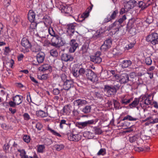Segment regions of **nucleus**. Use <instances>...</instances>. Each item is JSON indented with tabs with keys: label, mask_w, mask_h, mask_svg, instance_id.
<instances>
[{
	"label": "nucleus",
	"mask_w": 158,
	"mask_h": 158,
	"mask_svg": "<svg viewBox=\"0 0 158 158\" xmlns=\"http://www.w3.org/2000/svg\"><path fill=\"white\" fill-rule=\"evenodd\" d=\"M100 35V31H97L96 32V33L93 36V37L94 38H97Z\"/></svg>",
	"instance_id": "774afa93"
},
{
	"label": "nucleus",
	"mask_w": 158,
	"mask_h": 158,
	"mask_svg": "<svg viewBox=\"0 0 158 158\" xmlns=\"http://www.w3.org/2000/svg\"><path fill=\"white\" fill-rule=\"evenodd\" d=\"M23 117L25 120H28L30 118L29 115L27 113H25L23 115Z\"/></svg>",
	"instance_id": "13d9d810"
},
{
	"label": "nucleus",
	"mask_w": 158,
	"mask_h": 158,
	"mask_svg": "<svg viewBox=\"0 0 158 158\" xmlns=\"http://www.w3.org/2000/svg\"><path fill=\"white\" fill-rule=\"evenodd\" d=\"M129 81L128 74L126 73L122 74L120 77L119 82L120 84H125Z\"/></svg>",
	"instance_id": "4468645a"
},
{
	"label": "nucleus",
	"mask_w": 158,
	"mask_h": 158,
	"mask_svg": "<svg viewBox=\"0 0 158 158\" xmlns=\"http://www.w3.org/2000/svg\"><path fill=\"white\" fill-rule=\"evenodd\" d=\"M12 100L15 101L17 105H18L22 103L23 97L20 95H17L13 97Z\"/></svg>",
	"instance_id": "f3484780"
},
{
	"label": "nucleus",
	"mask_w": 158,
	"mask_h": 158,
	"mask_svg": "<svg viewBox=\"0 0 158 158\" xmlns=\"http://www.w3.org/2000/svg\"><path fill=\"white\" fill-rule=\"evenodd\" d=\"M54 148L57 151H60L63 149L64 148V146L63 144L55 145L54 146Z\"/></svg>",
	"instance_id": "ea45409f"
},
{
	"label": "nucleus",
	"mask_w": 158,
	"mask_h": 158,
	"mask_svg": "<svg viewBox=\"0 0 158 158\" xmlns=\"http://www.w3.org/2000/svg\"><path fill=\"white\" fill-rule=\"evenodd\" d=\"M128 31L132 35H133L135 34L136 30L134 28L131 27L129 30Z\"/></svg>",
	"instance_id": "603ef678"
},
{
	"label": "nucleus",
	"mask_w": 158,
	"mask_h": 158,
	"mask_svg": "<svg viewBox=\"0 0 158 158\" xmlns=\"http://www.w3.org/2000/svg\"><path fill=\"white\" fill-rule=\"evenodd\" d=\"M50 53L51 56L53 57H57L58 55V52L55 49H52L50 50Z\"/></svg>",
	"instance_id": "4c0bfd02"
},
{
	"label": "nucleus",
	"mask_w": 158,
	"mask_h": 158,
	"mask_svg": "<svg viewBox=\"0 0 158 158\" xmlns=\"http://www.w3.org/2000/svg\"><path fill=\"white\" fill-rule=\"evenodd\" d=\"M30 48L32 52H38L40 50V46L36 44L31 45Z\"/></svg>",
	"instance_id": "4be33fe9"
},
{
	"label": "nucleus",
	"mask_w": 158,
	"mask_h": 158,
	"mask_svg": "<svg viewBox=\"0 0 158 158\" xmlns=\"http://www.w3.org/2000/svg\"><path fill=\"white\" fill-rule=\"evenodd\" d=\"M104 90L109 96L114 95L116 93L112 85H105L104 86Z\"/></svg>",
	"instance_id": "9d476101"
},
{
	"label": "nucleus",
	"mask_w": 158,
	"mask_h": 158,
	"mask_svg": "<svg viewBox=\"0 0 158 158\" xmlns=\"http://www.w3.org/2000/svg\"><path fill=\"white\" fill-rule=\"evenodd\" d=\"M50 66L48 64H44L39 68V70L41 71H44L49 69Z\"/></svg>",
	"instance_id": "c756f323"
},
{
	"label": "nucleus",
	"mask_w": 158,
	"mask_h": 158,
	"mask_svg": "<svg viewBox=\"0 0 158 158\" xmlns=\"http://www.w3.org/2000/svg\"><path fill=\"white\" fill-rule=\"evenodd\" d=\"M61 60L65 62L72 61L74 59V57L69 53H63L61 56Z\"/></svg>",
	"instance_id": "f8f14e48"
},
{
	"label": "nucleus",
	"mask_w": 158,
	"mask_h": 158,
	"mask_svg": "<svg viewBox=\"0 0 158 158\" xmlns=\"http://www.w3.org/2000/svg\"><path fill=\"white\" fill-rule=\"evenodd\" d=\"M101 52L99 51L96 52L94 56H92L90 57L91 60L96 64H99L102 61V59L100 56Z\"/></svg>",
	"instance_id": "0eeeda50"
},
{
	"label": "nucleus",
	"mask_w": 158,
	"mask_h": 158,
	"mask_svg": "<svg viewBox=\"0 0 158 158\" xmlns=\"http://www.w3.org/2000/svg\"><path fill=\"white\" fill-rule=\"evenodd\" d=\"M115 23L114 22L112 24L110 25L107 28V30H108V31H110L111 30L113 27H114L115 26H116Z\"/></svg>",
	"instance_id": "0e129e2a"
},
{
	"label": "nucleus",
	"mask_w": 158,
	"mask_h": 158,
	"mask_svg": "<svg viewBox=\"0 0 158 158\" xmlns=\"http://www.w3.org/2000/svg\"><path fill=\"white\" fill-rule=\"evenodd\" d=\"M85 75L88 79L92 82H95L97 79V75L90 69H86Z\"/></svg>",
	"instance_id": "39448f33"
},
{
	"label": "nucleus",
	"mask_w": 158,
	"mask_h": 158,
	"mask_svg": "<svg viewBox=\"0 0 158 158\" xmlns=\"http://www.w3.org/2000/svg\"><path fill=\"white\" fill-rule=\"evenodd\" d=\"M10 0H6L4 1V4L6 7H7L10 4Z\"/></svg>",
	"instance_id": "bf43d9fd"
},
{
	"label": "nucleus",
	"mask_w": 158,
	"mask_h": 158,
	"mask_svg": "<svg viewBox=\"0 0 158 158\" xmlns=\"http://www.w3.org/2000/svg\"><path fill=\"white\" fill-rule=\"evenodd\" d=\"M69 44L70 47L69 49V51L70 53L74 52L78 47L79 44L77 43V41L73 39L70 40Z\"/></svg>",
	"instance_id": "9b49d317"
},
{
	"label": "nucleus",
	"mask_w": 158,
	"mask_h": 158,
	"mask_svg": "<svg viewBox=\"0 0 158 158\" xmlns=\"http://www.w3.org/2000/svg\"><path fill=\"white\" fill-rule=\"evenodd\" d=\"M36 114L38 117L42 118L45 117L46 115L45 113L41 110L36 111Z\"/></svg>",
	"instance_id": "473e14b6"
},
{
	"label": "nucleus",
	"mask_w": 158,
	"mask_h": 158,
	"mask_svg": "<svg viewBox=\"0 0 158 158\" xmlns=\"http://www.w3.org/2000/svg\"><path fill=\"white\" fill-rule=\"evenodd\" d=\"M121 86V84L118 83V84H115V83H114V85H112V87H113L114 90L116 93L117 90H118L120 88Z\"/></svg>",
	"instance_id": "c03bdc74"
},
{
	"label": "nucleus",
	"mask_w": 158,
	"mask_h": 158,
	"mask_svg": "<svg viewBox=\"0 0 158 158\" xmlns=\"http://www.w3.org/2000/svg\"><path fill=\"white\" fill-rule=\"evenodd\" d=\"M139 101V98H135L133 102L129 104V107L131 108L135 107L138 104Z\"/></svg>",
	"instance_id": "393cba45"
},
{
	"label": "nucleus",
	"mask_w": 158,
	"mask_h": 158,
	"mask_svg": "<svg viewBox=\"0 0 158 158\" xmlns=\"http://www.w3.org/2000/svg\"><path fill=\"white\" fill-rule=\"evenodd\" d=\"M9 104L10 106L12 107H15L17 105L16 104L15 102L14 101H10L9 102Z\"/></svg>",
	"instance_id": "864d4df0"
},
{
	"label": "nucleus",
	"mask_w": 158,
	"mask_h": 158,
	"mask_svg": "<svg viewBox=\"0 0 158 158\" xmlns=\"http://www.w3.org/2000/svg\"><path fill=\"white\" fill-rule=\"evenodd\" d=\"M136 2L135 0H131L127 2L125 5V8L130 10L133 8L136 5Z\"/></svg>",
	"instance_id": "dca6fc26"
},
{
	"label": "nucleus",
	"mask_w": 158,
	"mask_h": 158,
	"mask_svg": "<svg viewBox=\"0 0 158 158\" xmlns=\"http://www.w3.org/2000/svg\"><path fill=\"white\" fill-rule=\"evenodd\" d=\"M67 135L69 140L75 142H77L80 140L81 136L78 134H74L71 132H69Z\"/></svg>",
	"instance_id": "1a4fd4ad"
},
{
	"label": "nucleus",
	"mask_w": 158,
	"mask_h": 158,
	"mask_svg": "<svg viewBox=\"0 0 158 158\" xmlns=\"http://www.w3.org/2000/svg\"><path fill=\"white\" fill-rule=\"evenodd\" d=\"M35 12L32 10H30L28 14V19L30 22L36 21L35 18Z\"/></svg>",
	"instance_id": "6ab92c4d"
},
{
	"label": "nucleus",
	"mask_w": 158,
	"mask_h": 158,
	"mask_svg": "<svg viewBox=\"0 0 158 158\" xmlns=\"http://www.w3.org/2000/svg\"><path fill=\"white\" fill-rule=\"evenodd\" d=\"M94 121L93 120H88L84 122L78 123L79 126H81L83 127L87 126L88 125L92 124L94 123Z\"/></svg>",
	"instance_id": "5701e85b"
},
{
	"label": "nucleus",
	"mask_w": 158,
	"mask_h": 158,
	"mask_svg": "<svg viewBox=\"0 0 158 158\" xmlns=\"http://www.w3.org/2000/svg\"><path fill=\"white\" fill-rule=\"evenodd\" d=\"M77 25L76 24L73 23L68 24L67 26V32L70 37L73 36L75 32V28L77 27Z\"/></svg>",
	"instance_id": "6e6552de"
},
{
	"label": "nucleus",
	"mask_w": 158,
	"mask_h": 158,
	"mask_svg": "<svg viewBox=\"0 0 158 158\" xmlns=\"http://www.w3.org/2000/svg\"><path fill=\"white\" fill-rule=\"evenodd\" d=\"M89 47V44L88 43H86L83 45L81 48L83 53L87 52Z\"/></svg>",
	"instance_id": "2f4dec72"
},
{
	"label": "nucleus",
	"mask_w": 158,
	"mask_h": 158,
	"mask_svg": "<svg viewBox=\"0 0 158 158\" xmlns=\"http://www.w3.org/2000/svg\"><path fill=\"white\" fill-rule=\"evenodd\" d=\"M127 18L125 15H124L123 17L119 19L118 20H116L114 23H115V24L117 26L116 28V31H119V28L122 27V25L121 24L123 23L126 19Z\"/></svg>",
	"instance_id": "ddd939ff"
},
{
	"label": "nucleus",
	"mask_w": 158,
	"mask_h": 158,
	"mask_svg": "<svg viewBox=\"0 0 158 158\" xmlns=\"http://www.w3.org/2000/svg\"><path fill=\"white\" fill-rule=\"evenodd\" d=\"M48 32L49 34L53 37H55L56 36V35H58L56 34L54 31L53 30V28L52 27L49 29Z\"/></svg>",
	"instance_id": "a18cd8bd"
},
{
	"label": "nucleus",
	"mask_w": 158,
	"mask_h": 158,
	"mask_svg": "<svg viewBox=\"0 0 158 158\" xmlns=\"http://www.w3.org/2000/svg\"><path fill=\"white\" fill-rule=\"evenodd\" d=\"M151 101L148 98H146L144 101V103L146 105H148L151 104Z\"/></svg>",
	"instance_id": "052dcab7"
},
{
	"label": "nucleus",
	"mask_w": 158,
	"mask_h": 158,
	"mask_svg": "<svg viewBox=\"0 0 158 158\" xmlns=\"http://www.w3.org/2000/svg\"><path fill=\"white\" fill-rule=\"evenodd\" d=\"M135 43H131L127 45L125 47V49L127 50H129L132 48L135 45Z\"/></svg>",
	"instance_id": "8fccbe9b"
},
{
	"label": "nucleus",
	"mask_w": 158,
	"mask_h": 158,
	"mask_svg": "<svg viewBox=\"0 0 158 158\" xmlns=\"http://www.w3.org/2000/svg\"><path fill=\"white\" fill-rule=\"evenodd\" d=\"M95 133L96 134L99 135L102 134V131L100 128H96L95 130Z\"/></svg>",
	"instance_id": "6e6d98bb"
},
{
	"label": "nucleus",
	"mask_w": 158,
	"mask_h": 158,
	"mask_svg": "<svg viewBox=\"0 0 158 158\" xmlns=\"http://www.w3.org/2000/svg\"><path fill=\"white\" fill-rule=\"evenodd\" d=\"M37 21H35L34 22H31V23L29 27V30H34L36 28L37 24ZM32 31L30 30V31Z\"/></svg>",
	"instance_id": "7c9ffc66"
},
{
	"label": "nucleus",
	"mask_w": 158,
	"mask_h": 158,
	"mask_svg": "<svg viewBox=\"0 0 158 158\" xmlns=\"http://www.w3.org/2000/svg\"><path fill=\"white\" fill-rule=\"evenodd\" d=\"M44 146L43 145H40L38 148V152H43L44 149Z\"/></svg>",
	"instance_id": "4d7b16f0"
},
{
	"label": "nucleus",
	"mask_w": 158,
	"mask_h": 158,
	"mask_svg": "<svg viewBox=\"0 0 158 158\" xmlns=\"http://www.w3.org/2000/svg\"><path fill=\"white\" fill-rule=\"evenodd\" d=\"M21 44L22 46L26 49L30 48L31 45L28 40L25 38L22 39Z\"/></svg>",
	"instance_id": "aec40b11"
},
{
	"label": "nucleus",
	"mask_w": 158,
	"mask_h": 158,
	"mask_svg": "<svg viewBox=\"0 0 158 158\" xmlns=\"http://www.w3.org/2000/svg\"><path fill=\"white\" fill-rule=\"evenodd\" d=\"M66 121L64 119H62L60 121V127L61 128H63V127L62 124H66Z\"/></svg>",
	"instance_id": "e2e57ef3"
},
{
	"label": "nucleus",
	"mask_w": 158,
	"mask_h": 158,
	"mask_svg": "<svg viewBox=\"0 0 158 158\" xmlns=\"http://www.w3.org/2000/svg\"><path fill=\"white\" fill-rule=\"evenodd\" d=\"M88 103V102L85 100L81 99H78L74 101V110L73 111H76L77 109L81 106L85 105Z\"/></svg>",
	"instance_id": "20e7f679"
},
{
	"label": "nucleus",
	"mask_w": 158,
	"mask_h": 158,
	"mask_svg": "<svg viewBox=\"0 0 158 158\" xmlns=\"http://www.w3.org/2000/svg\"><path fill=\"white\" fill-rule=\"evenodd\" d=\"M138 119V118H134L131 115H128L125 117L123 119L121 120V121H123L126 120H128L131 121H135Z\"/></svg>",
	"instance_id": "c85d7f7f"
},
{
	"label": "nucleus",
	"mask_w": 158,
	"mask_h": 158,
	"mask_svg": "<svg viewBox=\"0 0 158 158\" xmlns=\"http://www.w3.org/2000/svg\"><path fill=\"white\" fill-rule=\"evenodd\" d=\"M153 21V17L151 16H149L148 17L145 21L146 23H148V24H151L152 23Z\"/></svg>",
	"instance_id": "de8ad7c7"
},
{
	"label": "nucleus",
	"mask_w": 158,
	"mask_h": 158,
	"mask_svg": "<svg viewBox=\"0 0 158 158\" xmlns=\"http://www.w3.org/2000/svg\"><path fill=\"white\" fill-rule=\"evenodd\" d=\"M106 154V150L105 148L101 149L97 154V155H104Z\"/></svg>",
	"instance_id": "37998d69"
},
{
	"label": "nucleus",
	"mask_w": 158,
	"mask_h": 158,
	"mask_svg": "<svg viewBox=\"0 0 158 158\" xmlns=\"http://www.w3.org/2000/svg\"><path fill=\"white\" fill-rule=\"evenodd\" d=\"M70 108L68 105L64 106L62 109L63 112L65 114H67L68 113H70Z\"/></svg>",
	"instance_id": "f704fd0d"
},
{
	"label": "nucleus",
	"mask_w": 158,
	"mask_h": 158,
	"mask_svg": "<svg viewBox=\"0 0 158 158\" xmlns=\"http://www.w3.org/2000/svg\"><path fill=\"white\" fill-rule=\"evenodd\" d=\"M43 19L44 23L46 26L50 25L52 23L51 19L48 15H45L44 16Z\"/></svg>",
	"instance_id": "412c9836"
},
{
	"label": "nucleus",
	"mask_w": 158,
	"mask_h": 158,
	"mask_svg": "<svg viewBox=\"0 0 158 158\" xmlns=\"http://www.w3.org/2000/svg\"><path fill=\"white\" fill-rule=\"evenodd\" d=\"M138 6L139 8H141V9L142 10L145 9L148 7V6L146 5V4L145 3L141 1L139 2Z\"/></svg>",
	"instance_id": "72a5a7b5"
},
{
	"label": "nucleus",
	"mask_w": 158,
	"mask_h": 158,
	"mask_svg": "<svg viewBox=\"0 0 158 158\" xmlns=\"http://www.w3.org/2000/svg\"><path fill=\"white\" fill-rule=\"evenodd\" d=\"M47 129L48 130L50 131L53 135L60 137L61 136V135L60 134L56 132V131L52 129L49 127H48Z\"/></svg>",
	"instance_id": "e433bc0d"
},
{
	"label": "nucleus",
	"mask_w": 158,
	"mask_h": 158,
	"mask_svg": "<svg viewBox=\"0 0 158 158\" xmlns=\"http://www.w3.org/2000/svg\"><path fill=\"white\" fill-rule=\"evenodd\" d=\"M135 150L136 151H138V152H142L143 151H144L145 150L142 148V147H136L135 148Z\"/></svg>",
	"instance_id": "338daca9"
},
{
	"label": "nucleus",
	"mask_w": 158,
	"mask_h": 158,
	"mask_svg": "<svg viewBox=\"0 0 158 158\" xmlns=\"http://www.w3.org/2000/svg\"><path fill=\"white\" fill-rule=\"evenodd\" d=\"M43 127V125L39 123H38L36 124V127L39 130H40Z\"/></svg>",
	"instance_id": "69168bd1"
},
{
	"label": "nucleus",
	"mask_w": 158,
	"mask_h": 158,
	"mask_svg": "<svg viewBox=\"0 0 158 158\" xmlns=\"http://www.w3.org/2000/svg\"><path fill=\"white\" fill-rule=\"evenodd\" d=\"M108 45L109 47H111V45L112 44V41L111 39H108L106 40L104 42V43Z\"/></svg>",
	"instance_id": "3c124183"
},
{
	"label": "nucleus",
	"mask_w": 158,
	"mask_h": 158,
	"mask_svg": "<svg viewBox=\"0 0 158 158\" xmlns=\"http://www.w3.org/2000/svg\"><path fill=\"white\" fill-rule=\"evenodd\" d=\"M90 12V11H89L87 9L81 15L80 17V18H81L82 19L81 20V21H82L83 20H84L85 18L89 16V13Z\"/></svg>",
	"instance_id": "bb28decb"
},
{
	"label": "nucleus",
	"mask_w": 158,
	"mask_h": 158,
	"mask_svg": "<svg viewBox=\"0 0 158 158\" xmlns=\"http://www.w3.org/2000/svg\"><path fill=\"white\" fill-rule=\"evenodd\" d=\"M113 102L114 107L118 108L119 105L118 102L117 101L115 100H113Z\"/></svg>",
	"instance_id": "680f3d73"
},
{
	"label": "nucleus",
	"mask_w": 158,
	"mask_h": 158,
	"mask_svg": "<svg viewBox=\"0 0 158 158\" xmlns=\"http://www.w3.org/2000/svg\"><path fill=\"white\" fill-rule=\"evenodd\" d=\"M79 71L80 75L84 76L85 74H86V69L85 70L82 68H79Z\"/></svg>",
	"instance_id": "79ce46f5"
},
{
	"label": "nucleus",
	"mask_w": 158,
	"mask_h": 158,
	"mask_svg": "<svg viewBox=\"0 0 158 158\" xmlns=\"http://www.w3.org/2000/svg\"><path fill=\"white\" fill-rule=\"evenodd\" d=\"M146 40L148 42H150L153 45L158 44V34L154 33L149 35L146 38Z\"/></svg>",
	"instance_id": "7ed1b4c3"
},
{
	"label": "nucleus",
	"mask_w": 158,
	"mask_h": 158,
	"mask_svg": "<svg viewBox=\"0 0 158 158\" xmlns=\"http://www.w3.org/2000/svg\"><path fill=\"white\" fill-rule=\"evenodd\" d=\"M131 98L130 99H127L126 98H124L121 99V102L122 104H124V105H127L128 103H129L131 101Z\"/></svg>",
	"instance_id": "a19ab883"
},
{
	"label": "nucleus",
	"mask_w": 158,
	"mask_h": 158,
	"mask_svg": "<svg viewBox=\"0 0 158 158\" xmlns=\"http://www.w3.org/2000/svg\"><path fill=\"white\" fill-rule=\"evenodd\" d=\"M72 72L73 75L76 77H77L80 75L78 68L74 67L72 70Z\"/></svg>",
	"instance_id": "cd10ccee"
},
{
	"label": "nucleus",
	"mask_w": 158,
	"mask_h": 158,
	"mask_svg": "<svg viewBox=\"0 0 158 158\" xmlns=\"http://www.w3.org/2000/svg\"><path fill=\"white\" fill-rule=\"evenodd\" d=\"M91 106L89 105L85 106L82 109V111L85 114H88L91 112Z\"/></svg>",
	"instance_id": "b1692460"
},
{
	"label": "nucleus",
	"mask_w": 158,
	"mask_h": 158,
	"mask_svg": "<svg viewBox=\"0 0 158 158\" xmlns=\"http://www.w3.org/2000/svg\"><path fill=\"white\" fill-rule=\"evenodd\" d=\"M61 78L63 82V89L66 91L69 90L74 86L73 81L70 79L68 78L64 73L61 75Z\"/></svg>",
	"instance_id": "f03ea898"
},
{
	"label": "nucleus",
	"mask_w": 158,
	"mask_h": 158,
	"mask_svg": "<svg viewBox=\"0 0 158 158\" xmlns=\"http://www.w3.org/2000/svg\"><path fill=\"white\" fill-rule=\"evenodd\" d=\"M60 92V90L57 88L54 89L53 90V93L55 95H58Z\"/></svg>",
	"instance_id": "5fc2aeb1"
},
{
	"label": "nucleus",
	"mask_w": 158,
	"mask_h": 158,
	"mask_svg": "<svg viewBox=\"0 0 158 158\" xmlns=\"http://www.w3.org/2000/svg\"><path fill=\"white\" fill-rule=\"evenodd\" d=\"M118 13V11L117 9L113 11L110 15H108L107 17L104 19V23H107L109 22H111L112 20L116 18Z\"/></svg>",
	"instance_id": "423d86ee"
},
{
	"label": "nucleus",
	"mask_w": 158,
	"mask_h": 158,
	"mask_svg": "<svg viewBox=\"0 0 158 158\" xmlns=\"http://www.w3.org/2000/svg\"><path fill=\"white\" fill-rule=\"evenodd\" d=\"M66 44V42L63 38L59 35H56L53 37L51 39V42H48V44H50L51 46L56 48L59 49Z\"/></svg>",
	"instance_id": "f257e3e1"
},
{
	"label": "nucleus",
	"mask_w": 158,
	"mask_h": 158,
	"mask_svg": "<svg viewBox=\"0 0 158 158\" xmlns=\"http://www.w3.org/2000/svg\"><path fill=\"white\" fill-rule=\"evenodd\" d=\"M140 138L143 140V138L142 136H141V132L138 133L134 136L131 137H130L129 139V141L131 143H133L136 141L139 138Z\"/></svg>",
	"instance_id": "2eb2a0df"
},
{
	"label": "nucleus",
	"mask_w": 158,
	"mask_h": 158,
	"mask_svg": "<svg viewBox=\"0 0 158 158\" xmlns=\"http://www.w3.org/2000/svg\"><path fill=\"white\" fill-rule=\"evenodd\" d=\"M23 138L24 141L27 143L29 142L31 139L30 136L27 135H24Z\"/></svg>",
	"instance_id": "09e8293b"
},
{
	"label": "nucleus",
	"mask_w": 158,
	"mask_h": 158,
	"mask_svg": "<svg viewBox=\"0 0 158 158\" xmlns=\"http://www.w3.org/2000/svg\"><path fill=\"white\" fill-rule=\"evenodd\" d=\"M145 63L147 65H150L152 63V60L150 57H148L145 58Z\"/></svg>",
	"instance_id": "49530a36"
},
{
	"label": "nucleus",
	"mask_w": 158,
	"mask_h": 158,
	"mask_svg": "<svg viewBox=\"0 0 158 158\" xmlns=\"http://www.w3.org/2000/svg\"><path fill=\"white\" fill-rule=\"evenodd\" d=\"M45 57L44 54L42 52H40L36 56V58L38 64L41 63L44 61Z\"/></svg>",
	"instance_id": "a211bd4d"
},
{
	"label": "nucleus",
	"mask_w": 158,
	"mask_h": 158,
	"mask_svg": "<svg viewBox=\"0 0 158 158\" xmlns=\"http://www.w3.org/2000/svg\"><path fill=\"white\" fill-rule=\"evenodd\" d=\"M18 151L20 153V155L21 156V158H25L26 156L27 155H26V152L24 150H18Z\"/></svg>",
	"instance_id": "58836bf2"
},
{
	"label": "nucleus",
	"mask_w": 158,
	"mask_h": 158,
	"mask_svg": "<svg viewBox=\"0 0 158 158\" xmlns=\"http://www.w3.org/2000/svg\"><path fill=\"white\" fill-rule=\"evenodd\" d=\"M110 47H109L108 45L104 43L101 46L100 49L102 51H105L107 50Z\"/></svg>",
	"instance_id": "c9c22d12"
},
{
	"label": "nucleus",
	"mask_w": 158,
	"mask_h": 158,
	"mask_svg": "<svg viewBox=\"0 0 158 158\" xmlns=\"http://www.w3.org/2000/svg\"><path fill=\"white\" fill-rule=\"evenodd\" d=\"M132 62L130 60H124L122 62V67L123 68H126L130 66Z\"/></svg>",
	"instance_id": "a878e982"
}]
</instances>
